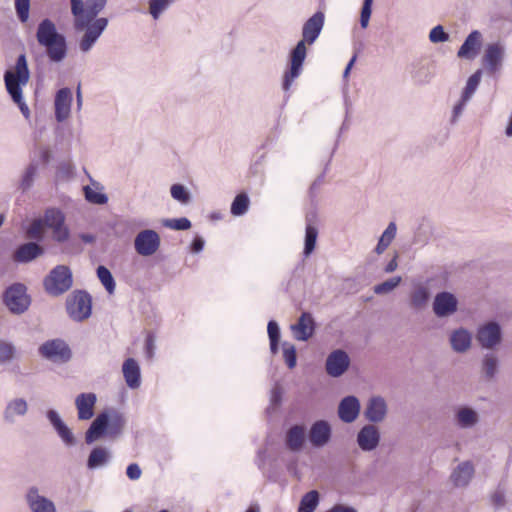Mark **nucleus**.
I'll return each instance as SVG.
<instances>
[{"instance_id": "f257e3e1", "label": "nucleus", "mask_w": 512, "mask_h": 512, "mask_svg": "<svg viewBox=\"0 0 512 512\" xmlns=\"http://www.w3.org/2000/svg\"><path fill=\"white\" fill-rule=\"evenodd\" d=\"M46 231H50L54 241L64 243L70 237V230L66 225V217L62 210L55 207L47 208L43 216L34 218L24 228L26 238L42 241Z\"/></svg>"}, {"instance_id": "f03ea898", "label": "nucleus", "mask_w": 512, "mask_h": 512, "mask_svg": "<svg viewBox=\"0 0 512 512\" xmlns=\"http://www.w3.org/2000/svg\"><path fill=\"white\" fill-rule=\"evenodd\" d=\"M106 0H86L83 35L79 40V49L82 53H88L96 44L100 36L108 26V19L97 18L104 9Z\"/></svg>"}, {"instance_id": "7ed1b4c3", "label": "nucleus", "mask_w": 512, "mask_h": 512, "mask_svg": "<svg viewBox=\"0 0 512 512\" xmlns=\"http://www.w3.org/2000/svg\"><path fill=\"white\" fill-rule=\"evenodd\" d=\"M4 84L12 101L19 107L22 115L29 119L30 110L23 98V87L30 79V71L25 54L17 57L15 65L4 72Z\"/></svg>"}, {"instance_id": "20e7f679", "label": "nucleus", "mask_w": 512, "mask_h": 512, "mask_svg": "<svg viewBox=\"0 0 512 512\" xmlns=\"http://www.w3.org/2000/svg\"><path fill=\"white\" fill-rule=\"evenodd\" d=\"M36 39L45 48L48 59L53 63L62 62L68 52L66 37L57 31L55 23L48 18L37 26Z\"/></svg>"}, {"instance_id": "39448f33", "label": "nucleus", "mask_w": 512, "mask_h": 512, "mask_svg": "<svg viewBox=\"0 0 512 512\" xmlns=\"http://www.w3.org/2000/svg\"><path fill=\"white\" fill-rule=\"evenodd\" d=\"M126 420L124 416L116 410L104 411L100 413L91 423L85 433L87 444L99 440L105 434L115 438L122 434Z\"/></svg>"}, {"instance_id": "423d86ee", "label": "nucleus", "mask_w": 512, "mask_h": 512, "mask_svg": "<svg viewBox=\"0 0 512 512\" xmlns=\"http://www.w3.org/2000/svg\"><path fill=\"white\" fill-rule=\"evenodd\" d=\"M45 291L51 296H60L73 285L72 272L68 266L54 267L43 281Z\"/></svg>"}, {"instance_id": "0eeeda50", "label": "nucleus", "mask_w": 512, "mask_h": 512, "mask_svg": "<svg viewBox=\"0 0 512 512\" xmlns=\"http://www.w3.org/2000/svg\"><path fill=\"white\" fill-rule=\"evenodd\" d=\"M3 303L12 314L21 315L25 313L31 304L27 287L22 283H14L8 286L3 293Z\"/></svg>"}, {"instance_id": "6e6552de", "label": "nucleus", "mask_w": 512, "mask_h": 512, "mask_svg": "<svg viewBox=\"0 0 512 512\" xmlns=\"http://www.w3.org/2000/svg\"><path fill=\"white\" fill-rule=\"evenodd\" d=\"M507 48L503 41L486 44L482 55V65L486 74L496 76L504 66Z\"/></svg>"}, {"instance_id": "1a4fd4ad", "label": "nucleus", "mask_w": 512, "mask_h": 512, "mask_svg": "<svg viewBox=\"0 0 512 512\" xmlns=\"http://www.w3.org/2000/svg\"><path fill=\"white\" fill-rule=\"evenodd\" d=\"M66 310L71 319L82 322L92 313L91 296L82 290L74 291L66 299Z\"/></svg>"}, {"instance_id": "9d476101", "label": "nucleus", "mask_w": 512, "mask_h": 512, "mask_svg": "<svg viewBox=\"0 0 512 512\" xmlns=\"http://www.w3.org/2000/svg\"><path fill=\"white\" fill-rule=\"evenodd\" d=\"M502 339V327L497 321H487L477 328L476 340L484 349H495L501 344Z\"/></svg>"}, {"instance_id": "9b49d317", "label": "nucleus", "mask_w": 512, "mask_h": 512, "mask_svg": "<svg viewBox=\"0 0 512 512\" xmlns=\"http://www.w3.org/2000/svg\"><path fill=\"white\" fill-rule=\"evenodd\" d=\"M24 501L30 512H57L56 503L45 496L37 485L27 487Z\"/></svg>"}, {"instance_id": "f8f14e48", "label": "nucleus", "mask_w": 512, "mask_h": 512, "mask_svg": "<svg viewBox=\"0 0 512 512\" xmlns=\"http://www.w3.org/2000/svg\"><path fill=\"white\" fill-rule=\"evenodd\" d=\"M306 44L299 41L290 53V69L285 72L283 80V89L289 90L292 82L299 77L307 55Z\"/></svg>"}, {"instance_id": "ddd939ff", "label": "nucleus", "mask_w": 512, "mask_h": 512, "mask_svg": "<svg viewBox=\"0 0 512 512\" xmlns=\"http://www.w3.org/2000/svg\"><path fill=\"white\" fill-rule=\"evenodd\" d=\"M39 353L54 363H65L71 358V350L61 339L48 340L39 347Z\"/></svg>"}, {"instance_id": "4468645a", "label": "nucleus", "mask_w": 512, "mask_h": 512, "mask_svg": "<svg viewBox=\"0 0 512 512\" xmlns=\"http://www.w3.org/2000/svg\"><path fill=\"white\" fill-rule=\"evenodd\" d=\"M161 239L159 234L152 229L140 231L134 239L135 251L143 257H149L155 254L160 247Z\"/></svg>"}, {"instance_id": "2eb2a0df", "label": "nucleus", "mask_w": 512, "mask_h": 512, "mask_svg": "<svg viewBox=\"0 0 512 512\" xmlns=\"http://www.w3.org/2000/svg\"><path fill=\"white\" fill-rule=\"evenodd\" d=\"M29 403L24 397H12L5 403L2 410V421L7 425H15L19 419L27 416Z\"/></svg>"}, {"instance_id": "dca6fc26", "label": "nucleus", "mask_w": 512, "mask_h": 512, "mask_svg": "<svg viewBox=\"0 0 512 512\" xmlns=\"http://www.w3.org/2000/svg\"><path fill=\"white\" fill-rule=\"evenodd\" d=\"M350 366V357L342 349L332 351L326 358V373L333 378L341 377Z\"/></svg>"}, {"instance_id": "f3484780", "label": "nucleus", "mask_w": 512, "mask_h": 512, "mask_svg": "<svg viewBox=\"0 0 512 512\" xmlns=\"http://www.w3.org/2000/svg\"><path fill=\"white\" fill-rule=\"evenodd\" d=\"M432 309L438 318L450 317L458 310V299L451 292H439L434 297Z\"/></svg>"}, {"instance_id": "a211bd4d", "label": "nucleus", "mask_w": 512, "mask_h": 512, "mask_svg": "<svg viewBox=\"0 0 512 512\" xmlns=\"http://www.w3.org/2000/svg\"><path fill=\"white\" fill-rule=\"evenodd\" d=\"M73 94L70 88L64 87L56 92L54 98V114L57 122L66 121L71 114Z\"/></svg>"}, {"instance_id": "6ab92c4d", "label": "nucleus", "mask_w": 512, "mask_h": 512, "mask_svg": "<svg viewBox=\"0 0 512 512\" xmlns=\"http://www.w3.org/2000/svg\"><path fill=\"white\" fill-rule=\"evenodd\" d=\"M388 414L387 401L382 396H372L366 403L364 417L370 423L383 422Z\"/></svg>"}, {"instance_id": "aec40b11", "label": "nucleus", "mask_w": 512, "mask_h": 512, "mask_svg": "<svg viewBox=\"0 0 512 512\" xmlns=\"http://www.w3.org/2000/svg\"><path fill=\"white\" fill-rule=\"evenodd\" d=\"M325 22V15L321 11L314 13L305 21L302 27V39L300 41L312 45L319 37Z\"/></svg>"}, {"instance_id": "412c9836", "label": "nucleus", "mask_w": 512, "mask_h": 512, "mask_svg": "<svg viewBox=\"0 0 512 512\" xmlns=\"http://www.w3.org/2000/svg\"><path fill=\"white\" fill-rule=\"evenodd\" d=\"M332 428L328 421H315L308 432V439L315 448H322L327 445L331 439Z\"/></svg>"}, {"instance_id": "4be33fe9", "label": "nucleus", "mask_w": 512, "mask_h": 512, "mask_svg": "<svg viewBox=\"0 0 512 512\" xmlns=\"http://www.w3.org/2000/svg\"><path fill=\"white\" fill-rule=\"evenodd\" d=\"M46 418L48 419V421L50 422V424L52 425V427L54 428V430L56 431V433L66 446L71 447L76 445V438L73 432L64 423L60 414L56 410L49 409L46 412Z\"/></svg>"}, {"instance_id": "5701e85b", "label": "nucleus", "mask_w": 512, "mask_h": 512, "mask_svg": "<svg viewBox=\"0 0 512 512\" xmlns=\"http://www.w3.org/2000/svg\"><path fill=\"white\" fill-rule=\"evenodd\" d=\"M357 444L362 451L370 452L377 448L380 442V432L377 426L367 424L357 434Z\"/></svg>"}, {"instance_id": "b1692460", "label": "nucleus", "mask_w": 512, "mask_h": 512, "mask_svg": "<svg viewBox=\"0 0 512 512\" xmlns=\"http://www.w3.org/2000/svg\"><path fill=\"white\" fill-rule=\"evenodd\" d=\"M360 410L359 399L356 396L349 395L339 402L338 417L344 423H352L358 418Z\"/></svg>"}, {"instance_id": "393cba45", "label": "nucleus", "mask_w": 512, "mask_h": 512, "mask_svg": "<svg viewBox=\"0 0 512 512\" xmlns=\"http://www.w3.org/2000/svg\"><path fill=\"white\" fill-rule=\"evenodd\" d=\"M475 474V467L471 461L459 463L450 475V480L455 487L464 488L469 485Z\"/></svg>"}, {"instance_id": "a878e982", "label": "nucleus", "mask_w": 512, "mask_h": 512, "mask_svg": "<svg viewBox=\"0 0 512 512\" xmlns=\"http://www.w3.org/2000/svg\"><path fill=\"white\" fill-rule=\"evenodd\" d=\"M483 37L480 31H472L464 40L457 52V56L462 59H474L482 45Z\"/></svg>"}, {"instance_id": "bb28decb", "label": "nucleus", "mask_w": 512, "mask_h": 512, "mask_svg": "<svg viewBox=\"0 0 512 512\" xmlns=\"http://www.w3.org/2000/svg\"><path fill=\"white\" fill-rule=\"evenodd\" d=\"M30 241L20 245L13 253V261L17 263H28L44 254V249L37 242Z\"/></svg>"}, {"instance_id": "cd10ccee", "label": "nucleus", "mask_w": 512, "mask_h": 512, "mask_svg": "<svg viewBox=\"0 0 512 512\" xmlns=\"http://www.w3.org/2000/svg\"><path fill=\"white\" fill-rule=\"evenodd\" d=\"M314 320L310 313L304 312L297 323L291 325L293 336L296 340L307 341L314 333Z\"/></svg>"}, {"instance_id": "c85d7f7f", "label": "nucleus", "mask_w": 512, "mask_h": 512, "mask_svg": "<svg viewBox=\"0 0 512 512\" xmlns=\"http://www.w3.org/2000/svg\"><path fill=\"white\" fill-rule=\"evenodd\" d=\"M478 412L469 406H459L454 413V423L460 429H472L479 423Z\"/></svg>"}, {"instance_id": "c756f323", "label": "nucleus", "mask_w": 512, "mask_h": 512, "mask_svg": "<svg viewBox=\"0 0 512 512\" xmlns=\"http://www.w3.org/2000/svg\"><path fill=\"white\" fill-rule=\"evenodd\" d=\"M97 401L94 393H81L75 399L79 420H89L94 416V407Z\"/></svg>"}, {"instance_id": "7c9ffc66", "label": "nucleus", "mask_w": 512, "mask_h": 512, "mask_svg": "<svg viewBox=\"0 0 512 512\" xmlns=\"http://www.w3.org/2000/svg\"><path fill=\"white\" fill-rule=\"evenodd\" d=\"M449 342L454 352L465 353L471 348L472 334L466 328L460 327L451 332Z\"/></svg>"}, {"instance_id": "2f4dec72", "label": "nucleus", "mask_w": 512, "mask_h": 512, "mask_svg": "<svg viewBox=\"0 0 512 512\" xmlns=\"http://www.w3.org/2000/svg\"><path fill=\"white\" fill-rule=\"evenodd\" d=\"M306 430L302 425L292 426L286 433V446L292 452L302 450L305 443Z\"/></svg>"}, {"instance_id": "473e14b6", "label": "nucleus", "mask_w": 512, "mask_h": 512, "mask_svg": "<svg viewBox=\"0 0 512 512\" xmlns=\"http://www.w3.org/2000/svg\"><path fill=\"white\" fill-rule=\"evenodd\" d=\"M123 376L127 386L131 389H137L140 384V367L135 359L128 358L122 366Z\"/></svg>"}, {"instance_id": "72a5a7b5", "label": "nucleus", "mask_w": 512, "mask_h": 512, "mask_svg": "<svg viewBox=\"0 0 512 512\" xmlns=\"http://www.w3.org/2000/svg\"><path fill=\"white\" fill-rule=\"evenodd\" d=\"M430 290L424 284H417L410 293V306L415 310H423L427 307L430 300Z\"/></svg>"}, {"instance_id": "f704fd0d", "label": "nucleus", "mask_w": 512, "mask_h": 512, "mask_svg": "<svg viewBox=\"0 0 512 512\" xmlns=\"http://www.w3.org/2000/svg\"><path fill=\"white\" fill-rule=\"evenodd\" d=\"M111 459V452L108 448L97 446L93 448L87 459V467L91 470L106 466Z\"/></svg>"}, {"instance_id": "c9c22d12", "label": "nucleus", "mask_w": 512, "mask_h": 512, "mask_svg": "<svg viewBox=\"0 0 512 512\" xmlns=\"http://www.w3.org/2000/svg\"><path fill=\"white\" fill-rule=\"evenodd\" d=\"M38 173V163L31 162L23 171L19 182V190L26 192L30 190L34 184L35 178Z\"/></svg>"}, {"instance_id": "e433bc0d", "label": "nucleus", "mask_w": 512, "mask_h": 512, "mask_svg": "<svg viewBox=\"0 0 512 512\" xmlns=\"http://www.w3.org/2000/svg\"><path fill=\"white\" fill-rule=\"evenodd\" d=\"M71 13L74 17L73 26L77 32L83 31L85 15V3L83 0H70Z\"/></svg>"}, {"instance_id": "4c0bfd02", "label": "nucleus", "mask_w": 512, "mask_h": 512, "mask_svg": "<svg viewBox=\"0 0 512 512\" xmlns=\"http://www.w3.org/2000/svg\"><path fill=\"white\" fill-rule=\"evenodd\" d=\"M320 502V494L317 490H311L304 494L300 500L298 512H314Z\"/></svg>"}, {"instance_id": "58836bf2", "label": "nucleus", "mask_w": 512, "mask_h": 512, "mask_svg": "<svg viewBox=\"0 0 512 512\" xmlns=\"http://www.w3.org/2000/svg\"><path fill=\"white\" fill-rule=\"evenodd\" d=\"M499 360L494 353H487L482 359V371L487 379H493L498 371Z\"/></svg>"}, {"instance_id": "ea45409f", "label": "nucleus", "mask_w": 512, "mask_h": 512, "mask_svg": "<svg viewBox=\"0 0 512 512\" xmlns=\"http://www.w3.org/2000/svg\"><path fill=\"white\" fill-rule=\"evenodd\" d=\"M318 237V229L310 223V220H308L306 225V232H305V245H304V255L308 257L316 246V241Z\"/></svg>"}, {"instance_id": "a19ab883", "label": "nucleus", "mask_w": 512, "mask_h": 512, "mask_svg": "<svg viewBox=\"0 0 512 512\" xmlns=\"http://www.w3.org/2000/svg\"><path fill=\"white\" fill-rule=\"evenodd\" d=\"M481 76H482V71L477 70L474 74H472L468 78L466 85L462 91L461 97H463L469 101L471 100V98L473 97L474 93L476 92V90L479 86V83L481 81Z\"/></svg>"}, {"instance_id": "79ce46f5", "label": "nucleus", "mask_w": 512, "mask_h": 512, "mask_svg": "<svg viewBox=\"0 0 512 512\" xmlns=\"http://www.w3.org/2000/svg\"><path fill=\"white\" fill-rule=\"evenodd\" d=\"M97 276L107 292L112 294L115 291L116 284L109 269L102 265L98 266Z\"/></svg>"}, {"instance_id": "37998d69", "label": "nucleus", "mask_w": 512, "mask_h": 512, "mask_svg": "<svg viewBox=\"0 0 512 512\" xmlns=\"http://www.w3.org/2000/svg\"><path fill=\"white\" fill-rule=\"evenodd\" d=\"M16 357V347L11 342L0 341V365L13 361Z\"/></svg>"}, {"instance_id": "c03bdc74", "label": "nucleus", "mask_w": 512, "mask_h": 512, "mask_svg": "<svg viewBox=\"0 0 512 512\" xmlns=\"http://www.w3.org/2000/svg\"><path fill=\"white\" fill-rule=\"evenodd\" d=\"M249 199L246 194L237 195L231 205V213L234 216H241L245 214L248 210Z\"/></svg>"}, {"instance_id": "a18cd8bd", "label": "nucleus", "mask_w": 512, "mask_h": 512, "mask_svg": "<svg viewBox=\"0 0 512 512\" xmlns=\"http://www.w3.org/2000/svg\"><path fill=\"white\" fill-rule=\"evenodd\" d=\"M402 281L400 276L390 278L378 285H375L373 290L378 295L388 294L393 291Z\"/></svg>"}, {"instance_id": "49530a36", "label": "nucleus", "mask_w": 512, "mask_h": 512, "mask_svg": "<svg viewBox=\"0 0 512 512\" xmlns=\"http://www.w3.org/2000/svg\"><path fill=\"white\" fill-rule=\"evenodd\" d=\"M170 193L172 198L181 204H188L191 200L190 193L186 187L181 184H173L170 188Z\"/></svg>"}, {"instance_id": "de8ad7c7", "label": "nucleus", "mask_w": 512, "mask_h": 512, "mask_svg": "<svg viewBox=\"0 0 512 512\" xmlns=\"http://www.w3.org/2000/svg\"><path fill=\"white\" fill-rule=\"evenodd\" d=\"M173 0H150L149 1V13L153 19L157 20L160 15L168 9L172 4Z\"/></svg>"}, {"instance_id": "09e8293b", "label": "nucleus", "mask_w": 512, "mask_h": 512, "mask_svg": "<svg viewBox=\"0 0 512 512\" xmlns=\"http://www.w3.org/2000/svg\"><path fill=\"white\" fill-rule=\"evenodd\" d=\"M283 357L290 369H293L297 363L296 349L295 346L289 342L283 343Z\"/></svg>"}, {"instance_id": "8fccbe9b", "label": "nucleus", "mask_w": 512, "mask_h": 512, "mask_svg": "<svg viewBox=\"0 0 512 512\" xmlns=\"http://www.w3.org/2000/svg\"><path fill=\"white\" fill-rule=\"evenodd\" d=\"M16 15L21 23H26L29 19L30 0H15Z\"/></svg>"}, {"instance_id": "3c124183", "label": "nucleus", "mask_w": 512, "mask_h": 512, "mask_svg": "<svg viewBox=\"0 0 512 512\" xmlns=\"http://www.w3.org/2000/svg\"><path fill=\"white\" fill-rule=\"evenodd\" d=\"M84 194L86 200L93 204L103 205L108 201V198L105 194L97 192L89 186L84 187Z\"/></svg>"}, {"instance_id": "603ef678", "label": "nucleus", "mask_w": 512, "mask_h": 512, "mask_svg": "<svg viewBox=\"0 0 512 512\" xmlns=\"http://www.w3.org/2000/svg\"><path fill=\"white\" fill-rule=\"evenodd\" d=\"M163 225L173 230H187L191 227V222L189 219L182 217L175 219H166L163 221Z\"/></svg>"}, {"instance_id": "864d4df0", "label": "nucleus", "mask_w": 512, "mask_h": 512, "mask_svg": "<svg viewBox=\"0 0 512 512\" xmlns=\"http://www.w3.org/2000/svg\"><path fill=\"white\" fill-rule=\"evenodd\" d=\"M374 0H364L360 13V26L366 29L372 13V4Z\"/></svg>"}, {"instance_id": "5fc2aeb1", "label": "nucleus", "mask_w": 512, "mask_h": 512, "mask_svg": "<svg viewBox=\"0 0 512 512\" xmlns=\"http://www.w3.org/2000/svg\"><path fill=\"white\" fill-rule=\"evenodd\" d=\"M429 40L432 43H443L449 40V34L444 31L441 25H437L430 30Z\"/></svg>"}, {"instance_id": "6e6d98bb", "label": "nucleus", "mask_w": 512, "mask_h": 512, "mask_svg": "<svg viewBox=\"0 0 512 512\" xmlns=\"http://www.w3.org/2000/svg\"><path fill=\"white\" fill-rule=\"evenodd\" d=\"M468 102H469V100H467L463 97H460V99L455 103V105L453 106L452 114H451V118H450L451 124L454 125L459 121Z\"/></svg>"}, {"instance_id": "4d7b16f0", "label": "nucleus", "mask_w": 512, "mask_h": 512, "mask_svg": "<svg viewBox=\"0 0 512 512\" xmlns=\"http://www.w3.org/2000/svg\"><path fill=\"white\" fill-rule=\"evenodd\" d=\"M491 501L495 507H503L506 504V491L504 488L498 487L491 495Z\"/></svg>"}, {"instance_id": "13d9d810", "label": "nucleus", "mask_w": 512, "mask_h": 512, "mask_svg": "<svg viewBox=\"0 0 512 512\" xmlns=\"http://www.w3.org/2000/svg\"><path fill=\"white\" fill-rule=\"evenodd\" d=\"M397 234V226L395 222H390L382 235L380 236V239L387 242L389 245L392 243V241L395 239Z\"/></svg>"}, {"instance_id": "bf43d9fd", "label": "nucleus", "mask_w": 512, "mask_h": 512, "mask_svg": "<svg viewBox=\"0 0 512 512\" xmlns=\"http://www.w3.org/2000/svg\"><path fill=\"white\" fill-rule=\"evenodd\" d=\"M126 475L130 480H138L142 475L141 468L138 464L132 463L128 465L126 469Z\"/></svg>"}, {"instance_id": "052dcab7", "label": "nucleus", "mask_w": 512, "mask_h": 512, "mask_svg": "<svg viewBox=\"0 0 512 512\" xmlns=\"http://www.w3.org/2000/svg\"><path fill=\"white\" fill-rule=\"evenodd\" d=\"M267 332L270 339H280V328L276 321L271 320L267 325Z\"/></svg>"}, {"instance_id": "680f3d73", "label": "nucleus", "mask_w": 512, "mask_h": 512, "mask_svg": "<svg viewBox=\"0 0 512 512\" xmlns=\"http://www.w3.org/2000/svg\"><path fill=\"white\" fill-rule=\"evenodd\" d=\"M155 352V338L149 334L145 341V353L147 358L152 359Z\"/></svg>"}, {"instance_id": "e2e57ef3", "label": "nucleus", "mask_w": 512, "mask_h": 512, "mask_svg": "<svg viewBox=\"0 0 512 512\" xmlns=\"http://www.w3.org/2000/svg\"><path fill=\"white\" fill-rule=\"evenodd\" d=\"M326 512H357V510L351 506H347L344 504H336V505L332 506Z\"/></svg>"}, {"instance_id": "0e129e2a", "label": "nucleus", "mask_w": 512, "mask_h": 512, "mask_svg": "<svg viewBox=\"0 0 512 512\" xmlns=\"http://www.w3.org/2000/svg\"><path fill=\"white\" fill-rule=\"evenodd\" d=\"M204 247V240L202 237H195L192 244H191V251L193 253H199L203 250Z\"/></svg>"}, {"instance_id": "69168bd1", "label": "nucleus", "mask_w": 512, "mask_h": 512, "mask_svg": "<svg viewBox=\"0 0 512 512\" xmlns=\"http://www.w3.org/2000/svg\"><path fill=\"white\" fill-rule=\"evenodd\" d=\"M83 105V96L81 91V84L79 83L76 88V109L77 111H81Z\"/></svg>"}, {"instance_id": "338daca9", "label": "nucleus", "mask_w": 512, "mask_h": 512, "mask_svg": "<svg viewBox=\"0 0 512 512\" xmlns=\"http://www.w3.org/2000/svg\"><path fill=\"white\" fill-rule=\"evenodd\" d=\"M398 267V263H397V255H395L389 262L388 264L386 265L385 267V272L386 273H392L394 272Z\"/></svg>"}, {"instance_id": "774afa93", "label": "nucleus", "mask_w": 512, "mask_h": 512, "mask_svg": "<svg viewBox=\"0 0 512 512\" xmlns=\"http://www.w3.org/2000/svg\"><path fill=\"white\" fill-rule=\"evenodd\" d=\"M389 247V244L385 241H383L382 239L379 238L378 240V243L375 247V252L378 254V255H381L384 253V251Z\"/></svg>"}]
</instances>
